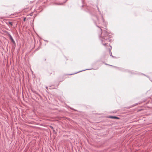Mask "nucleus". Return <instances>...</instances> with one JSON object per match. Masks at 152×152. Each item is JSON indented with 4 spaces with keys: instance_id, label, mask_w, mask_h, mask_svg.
Returning <instances> with one entry per match:
<instances>
[{
    "instance_id": "f257e3e1",
    "label": "nucleus",
    "mask_w": 152,
    "mask_h": 152,
    "mask_svg": "<svg viewBox=\"0 0 152 152\" xmlns=\"http://www.w3.org/2000/svg\"><path fill=\"white\" fill-rule=\"evenodd\" d=\"M101 34L99 35V37H101V34H102L103 36L102 37V39H101L102 42H103V41H104L105 40H108L109 41H110V37H109L110 36L108 35V32L106 31L105 30H104L102 31V29H101Z\"/></svg>"
},
{
    "instance_id": "f03ea898",
    "label": "nucleus",
    "mask_w": 152,
    "mask_h": 152,
    "mask_svg": "<svg viewBox=\"0 0 152 152\" xmlns=\"http://www.w3.org/2000/svg\"><path fill=\"white\" fill-rule=\"evenodd\" d=\"M109 117L110 118H112V119H119V118H118L117 117L115 116H109Z\"/></svg>"
},
{
    "instance_id": "7ed1b4c3",
    "label": "nucleus",
    "mask_w": 152,
    "mask_h": 152,
    "mask_svg": "<svg viewBox=\"0 0 152 152\" xmlns=\"http://www.w3.org/2000/svg\"><path fill=\"white\" fill-rule=\"evenodd\" d=\"M85 69V70H82V71H78V72H77V73H78L80 72H82V71H85V70H90V69Z\"/></svg>"
},
{
    "instance_id": "20e7f679",
    "label": "nucleus",
    "mask_w": 152,
    "mask_h": 152,
    "mask_svg": "<svg viewBox=\"0 0 152 152\" xmlns=\"http://www.w3.org/2000/svg\"><path fill=\"white\" fill-rule=\"evenodd\" d=\"M95 17L97 19V22H98V23L99 24L100 23L99 22V19H98V18L97 17V16H95Z\"/></svg>"
},
{
    "instance_id": "39448f33",
    "label": "nucleus",
    "mask_w": 152,
    "mask_h": 152,
    "mask_svg": "<svg viewBox=\"0 0 152 152\" xmlns=\"http://www.w3.org/2000/svg\"><path fill=\"white\" fill-rule=\"evenodd\" d=\"M110 56H112L113 58L114 57V56H112V53L110 51Z\"/></svg>"
},
{
    "instance_id": "423d86ee",
    "label": "nucleus",
    "mask_w": 152,
    "mask_h": 152,
    "mask_svg": "<svg viewBox=\"0 0 152 152\" xmlns=\"http://www.w3.org/2000/svg\"><path fill=\"white\" fill-rule=\"evenodd\" d=\"M102 21L103 22H104V19L103 18V17L102 16Z\"/></svg>"
},
{
    "instance_id": "0eeeda50",
    "label": "nucleus",
    "mask_w": 152,
    "mask_h": 152,
    "mask_svg": "<svg viewBox=\"0 0 152 152\" xmlns=\"http://www.w3.org/2000/svg\"><path fill=\"white\" fill-rule=\"evenodd\" d=\"M97 9H98V11L99 12L100 14H101V12L99 11V8L98 7H97Z\"/></svg>"
},
{
    "instance_id": "6e6552de",
    "label": "nucleus",
    "mask_w": 152,
    "mask_h": 152,
    "mask_svg": "<svg viewBox=\"0 0 152 152\" xmlns=\"http://www.w3.org/2000/svg\"><path fill=\"white\" fill-rule=\"evenodd\" d=\"M9 23L10 25H12V22H9Z\"/></svg>"
},
{
    "instance_id": "1a4fd4ad",
    "label": "nucleus",
    "mask_w": 152,
    "mask_h": 152,
    "mask_svg": "<svg viewBox=\"0 0 152 152\" xmlns=\"http://www.w3.org/2000/svg\"><path fill=\"white\" fill-rule=\"evenodd\" d=\"M104 46H105L106 45V43H103L102 44Z\"/></svg>"
},
{
    "instance_id": "9d476101",
    "label": "nucleus",
    "mask_w": 152,
    "mask_h": 152,
    "mask_svg": "<svg viewBox=\"0 0 152 152\" xmlns=\"http://www.w3.org/2000/svg\"><path fill=\"white\" fill-rule=\"evenodd\" d=\"M26 19V18H24V20H24V21H25Z\"/></svg>"
},
{
    "instance_id": "9b49d317",
    "label": "nucleus",
    "mask_w": 152,
    "mask_h": 152,
    "mask_svg": "<svg viewBox=\"0 0 152 152\" xmlns=\"http://www.w3.org/2000/svg\"><path fill=\"white\" fill-rule=\"evenodd\" d=\"M11 40L13 42H14V40H13V39L12 38H11Z\"/></svg>"
},
{
    "instance_id": "f8f14e48",
    "label": "nucleus",
    "mask_w": 152,
    "mask_h": 152,
    "mask_svg": "<svg viewBox=\"0 0 152 152\" xmlns=\"http://www.w3.org/2000/svg\"><path fill=\"white\" fill-rule=\"evenodd\" d=\"M50 127L51 129H53V127L52 126H50Z\"/></svg>"
},
{
    "instance_id": "ddd939ff",
    "label": "nucleus",
    "mask_w": 152,
    "mask_h": 152,
    "mask_svg": "<svg viewBox=\"0 0 152 152\" xmlns=\"http://www.w3.org/2000/svg\"><path fill=\"white\" fill-rule=\"evenodd\" d=\"M95 24H96V26H97V27H99L98 26H97L96 25V22H95Z\"/></svg>"
},
{
    "instance_id": "4468645a",
    "label": "nucleus",
    "mask_w": 152,
    "mask_h": 152,
    "mask_svg": "<svg viewBox=\"0 0 152 152\" xmlns=\"http://www.w3.org/2000/svg\"><path fill=\"white\" fill-rule=\"evenodd\" d=\"M105 64L107 65H109L111 66H112V65H109V64Z\"/></svg>"
},
{
    "instance_id": "2eb2a0df",
    "label": "nucleus",
    "mask_w": 152,
    "mask_h": 152,
    "mask_svg": "<svg viewBox=\"0 0 152 152\" xmlns=\"http://www.w3.org/2000/svg\"><path fill=\"white\" fill-rule=\"evenodd\" d=\"M111 48H112V47H111V48L110 49V50L111 49Z\"/></svg>"
},
{
    "instance_id": "dca6fc26",
    "label": "nucleus",
    "mask_w": 152,
    "mask_h": 152,
    "mask_svg": "<svg viewBox=\"0 0 152 152\" xmlns=\"http://www.w3.org/2000/svg\"><path fill=\"white\" fill-rule=\"evenodd\" d=\"M113 66L114 67H116L115 66Z\"/></svg>"
},
{
    "instance_id": "f3484780",
    "label": "nucleus",
    "mask_w": 152,
    "mask_h": 152,
    "mask_svg": "<svg viewBox=\"0 0 152 152\" xmlns=\"http://www.w3.org/2000/svg\"><path fill=\"white\" fill-rule=\"evenodd\" d=\"M143 75H145V74H143Z\"/></svg>"
}]
</instances>
